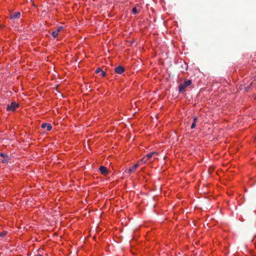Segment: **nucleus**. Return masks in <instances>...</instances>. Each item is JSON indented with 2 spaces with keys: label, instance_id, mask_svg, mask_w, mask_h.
Masks as SVG:
<instances>
[{
  "label": "nucleus",
  "instance_id": "obj_1",
  "mask_svg": "<svg viewBox=\"0 0 256 256\" xmlns=\"http://www.w3.org/2000/svg\"><path fill=\"white\" fill-rule=\"evenodd\" d=\"M192 84V80H188L180 84L178 86V90L180 92L185 91V88Z\"/></svg>",
  "mask_w": 256,
  "mask_h": 256
},
{
  "label": "nucleus",
  "instance_id": "obj_2",
  "mask_svg": "<svg viewBox=\"0 0 256 256\" xmlns=\"http://www.w3.org/2000/svg\"><path fill=\"white\" fill-rule=\"evenodd\" d=\"M18 106V104L16 102H11L10 105L8 106L6 110L8 111H14Z\"/></svg>",
  "mask_w": 256,
  "mask_h": 256
},
{
  "label": "nucleus",
  "instance_id": "obj_3",
  "mask_svg": "<svg viewBox=\"0 0 256 256\" xmlns=\"http://www.w3.org/2000/svg\"><path fill=\"white\" fill-rule=\"evenodd\" d=\"M63 29V27L62 26H58L57 29L55 30V31H54L52 34V36L56 38L58 35V34L59 32Z\"/></svg>",
  "mask_w": 256,
  "mask_h": 256
},
{
  "label": "nucleus",
  "instance_id": "obj_4",
  "mask_svg": "<svg viewBox=\"0 0 256 256\" xmlns=\"http://www.w3.org/2000/svg\"><path fill=\"white\" fill-rule=\"evenodd\" d=\"M99 170L101 174H102L103 175L106 176L108 174V168L104 166H100Z\"/></svg>",
  "mask_w": 256,
  "mask_h": 256
},
{
  "label": "nucleus",
  "instance_id": "obj_5",
  "mask_svg": "<svg viewBox=\"0 0 256 256\" xmlns=\"http://www.w3.org/2000/svg\"><path fill=\"white\" fill-rule=\"evenodd\" d=\"M158 155V153L154 152H150V153L147 154L145 156L146 157L148 160H150V159L152 158L154 156H157Z\"/></svg>",
  "mask_w": 256,
  "mask_h": 256
},
{
  "label": "nucleus",
  "instance_id": "obj_6",
  "mask_svg": "<svg viewBox=\"0 0 256 256\" xmlns=\"http://www.w3.org/2000/svg\"><path fill=\"white\" fill-rule=\"evenodd\" d=\"M114 70H115L117 74H122L124 72V68L122 66H120L116 67L114 69Z\"/></svg>",
  "mask_w": 256,
  "mask_h": 256
},
{
  "label": "nucleus",
  "instance_id": "obj_7",
  "mask_svg": "<svg viewBox=\"0 0 256 256\" xmlns=\"http://www.w3.org/2000/svg\"><path fill=\"white\" fill-rule=\"evenodd\" d=\"M41 127L42 128H46L47 131H50L51 130L52 128V126L50 124H46V123H42V124Z\"/></svg>",
  "mask_w": 256,
  "mask_h": 256
},
{
  "label": "nucleus",
  "instance_id": "obj_8",
  "mask_svg": "<svg viewBox=\"0 0 256 256\" xmlns=\"http://www.w3.org/2000/svg\"><path fill=\"white\" fill-rule=\"evenodd\" d=\"M0 162L2 163H6L7 162L8 156L4 154L0 153Z\"/></svg>",
  "mask_w": 256,
  "mask_h": 256
},
{
  "label": "nucleus",
  "instance_id": "obj_9",
  "mask_svg": "<svg viewBox=\"0 0 256 256\" xmlns=\"http://www.w3.org/2000/svg\"><path fill=\"white\" fill-rule=\"evenodd\" d=\"M139 166V164H134L132 167L128 169V172L129 173L131 174L132 172H134L136 169L138 168V167Z\"/></svg>",
  "mask_w": 256,
  "mask_h": 256
},
{
  "label": "nucleus",
  "instance_id": "obj_10",
  "mask_svg": "<svg viewBox=\"0 0 256 256\" xmlns=\"http://www.w3.org/2000/svg\"><path fill=\"white\" fill-rule=\"evenodd\" d=\"M20 12H17L14 14H11L10 16V18H19L20 17Z\"/></svg>",
  "mask_w": 256,
  "mask_h": 256
},
{
  "label": "nucleus",
  "instance_id": "obj_11",
  "mask_svg": "<svg viewBox=\"0 0 256 256\" xmlns=\"http://www.w3.org/2000/svg\"><path fill=\"white\" fill-rule=\"evenodd\" d=\"M148 160H147L146 157L144 156L143 158H141L138 160V164H139V166L142 164H144Z\"/></svg>",
  "mask_w": 256,
  "mask_h": 256
},
{
  "label": "nucleus",
  "instance_id": "obj_12",
  "mask_svg": "<svg viewBox=\"0 0 256 256\" xmlns=\"http://www.w3.org/2000/svg\"><path fill=\"white\" fill-rule=\"evenodd\" d=\"M132 12L134 14H138L140 12V10H138L136 7H134L132 10Z\"/></svg>",
  "mask_w": 256,
  "mask_h": 256
},
{
  "label": "nucleus",
  "instance_id": "obj_13",
  "mask_svg": "<svg viewBox=\"0 0 256 256\" xmlns=\"http://www.w3.org/2000/svg\"><path fill=\"white\" fill-rule=\"evenodd\" d=\"M7 234V232L6 231H3L2 232H0V236L3 237L5 236Z\"/></svg>",
  "mask_w": 256,
  "mask_h": 256
},
{
  "label": "nucleus",
  "instance_id": "obj_14",
  "mask_svg": "<svg viewBox=\"0 0 256 256\" xmlns=\"http://www.w3.org/2000/svg\"><path fill=\"white\" fill-rule=\"evenodd\" d=\"M101 71H102V70L100 68H98L96 70L95 72H96V74H98V73H99V72H101Z\"/></svg>",
  "mask_w": 256,
  "mask_h": 256
},
{
  "label": "nucleus",
  "instance_id": "obj_15",
  "mask_svg": "<svg viewBox=\"0 0 256 256\" xmlns=\"http://www.w3.org/2000/svg\"><path fill=\"white\" fill-rule=\"evenodd\" d=\"M100 73V76H105V74H106L105 72L104 71H103V70L101 71V72Z\"/></svg>",
  "mask_w": 256,
  "mask_h": 256
},
{
  "label": "nucleus",
  "instance_id": "obj_16",
  "mask_svg": "<svg viewBox=\"0 0 256 256\" xmlns=\"http://www.w3.org/2000/svg\"><path fill=\"white\" fill-rule=\"evenodd\" d=\"M196 127V123L193 122L191 126V128H194Z\"/></svg>",
  "mask_w": 256,
  "mask_h": 256
},
{
  "label": "nucleus",
  "instance_id": "obj_17",
  "mask_svg": "<svg viewBox=\"0 0 256 256\" xmlns=\"http://www.w3.org/2000/svg\"><path fill=\"white\" fill-rule=\"evenodd\" d=\"M196 120H197V119H196V118L195 116V117L194 118V120H193L194 122H193L196 123Z\"/></svg>",
  "mask_w": 256,
  "mask_h": 256
},
{
  "label": "nucleus",
  "instance_id": "obj_18",
  "mask_svg": "<svg viewBox=\"0 0 256 256\" xmlns=\"http://www.w3.org/2000/svg\"><path fill=\"white\" fill-rule=\"evenodd\" d=\"M157 158H157V157H154V160H156V159H157Z\"/></svg>",
  "mask_w": 256,
  "mask_h": 256
}]
</instances>
